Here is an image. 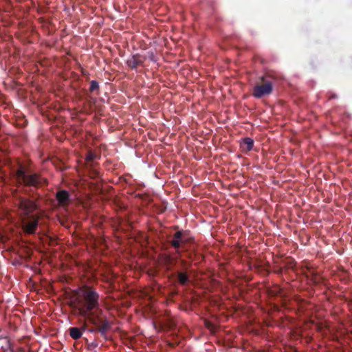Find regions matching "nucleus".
<instances>
[{"label":"nucleus","mask_w":352,"mask_h":352,"mask_svg":"<svg viewBox=\"0 0 352 352\" xmlns=\"http://www.w3.org/2000/svg\"><path fill=\"white\" fill-rule=\"evenodd\" d=\"M87 323L86 322H83V324L81 327H70L69 329V333L70 337L74 340H78L80 338L83 334V333L87 329Z\"/></svg>","instance_id":"nucleus-8"},{"label":"nucleus","mask_w":352,"mask_h":352,"mask_svg":"<svg viewBox=\"0 0 352 352\" xmlns=\"http://www.w3.org/2000/svg\"><path fill=\"white\" fill-rule=\"evenodd\" d=\"M95 157H96L95 154L90 152L86 156V160L89 162H91L95 159Z\"/></svg>","instance_id":"nucleus-15"},{"label":"nucleus","mask_w":352,"mask_h":352,"mask_svg":"<svg viewBox=\"0 0 352 352\" xmlns=\"http://www.w3.org/2000/svg\"><path fill=\"white\" fill-rule=\"evenodd\" d=\"M13 197L19 213L23 217H28L37 209V205L34 200L21 196L16 190L13 192Z\"/></svg>","instance_id":"nucleus-3"},{"label":"nucleus","mask_w":352,"mask_h":352,"mask_svg":"<svg viewBox=\"0 0 352 352\" xmlns=\"http://www.w3.org/2000/svg\"><path fill=\"white\" fill-rule=\"evenodd\" d=\"M39 218L37 215L27 217L23 221L22 228L25 233L28 234H34L37 230Z\"/></svg>","instance_id":"nucleus-6"},{"label":"nucleus","mask_w":352,"mask_h":352,"mask_svg":"<svg viewBox=\"0 0 352 352\" xmlns=\"http://www.w3.org/2000/svg\"><path fill=\"white\" fill-rule=\"evenodd\" d=\"M14 178L19 187L22 188L23 192L32 196L35 190L47 185V179L41 174L32 172L22 165L15 171Z\"/></svg>","instance_id":"nucleus-2"},{"label":"nucleus","mask_w":352,"mask_h":352,"mask_svg":"<svg viewBox=\"0 0 352 352\" xmlns=\"http://www.w3.org/2000/svg\"><path fill=\"white\" fill-rule=\"evenodd\" d=\"M99 300V294L92 288L86 287L77 296L76 307L79 316L85 318L84 322L93 325L86 330L91 333H99L105 338L111 328V323L100 307Z\"/></svg>","instance_id":"nucleus-1"},{"label":"nucleus","mask_w":352,"mask_h":352,"mask_svg":"<svg viewBox=\"0 0 352 352\" xmlns=\"http://www.w3.org/2000/svg\"><path fill=\"white\" fill-rule=\"evenodd\" d=\"M56 199L58 201V205L60 207H67L71 201V195L66 190H58L56 193Z\"/></svg>","instance_id":"nucleus-7"},{"label":"nucleus","mask_w":352,"mask_h":352,"mask_svg":"<svg viewBox=\"0 0 352 352\" xmlns=\"http://www.w3.org/2000/svg\"><path fill=\"white\" fill-rule=\"evenodd\" d=\"M177 280L180 285H186L189 281V277L186 272H177Z\"/></svg>","instance_id":"nucleus-11"},{"label":"nucleus","mask_w":352,"mask_h":352,"mask_svg":"<svg viewBox=\"0 0 352 352\" xmlns=\"http://www.w3.org/2000/svg\"><path fill=\"white\" fill-rule=\"evenodd\" d=\"M193 238L187 230H178L174 233L172 239L169 241L170 245L174 248L176 252L180 253V248L184 247L187 243H191Z\"/></svg>","instance_id":"nucleus-5"},{"label":"nucleus","mask_w":352,"mask_h":352,"mask_svg":"<svg viewBox=\"0 0 352 352\" xmlns=\"http://www.w3.org/2000/svg\"><path fill=\"white\" fill-rule=\"evenodd\" d=\"M98 89H99L98 82L96 80H91L90 82L89 91L91 92H94L96 91H98Z\"/></svg>","instance_id":"nucleus-14"},{"label":"nucleus","mask_w":352,"mask_h":352,"mask_svg":"<svg viewBox=\"0 0 352 352\" xmlns=\"http://www.w3.org/2000/svg\"><path fill=\"white\" fill-rule=\"evenodd\" d=\"M271 75L262 76L252 89V95L256 98H261L270 95L273 91V82Z\"/></svg>","instance_id":"nucleus-4"},{"label":"nucleus","mask_w":352,"mask_h":352,"mask_svg":"<svg viewBox=\"0 0 352 352\" xmlns=\"http://www.w3.org/2000/svg\"><path fill=\"white\" fill-rule=\"evenodd\" d=\"M254 146V141L250 138H245L243 140L241 147L246 151H250Z\"/></svg>","instance_id":"nucleus-10"},{"label":"nucleus","mask_w":352,"mask_h":352,"mask_svg":"<svg viewBox=\"0 0 352 352\" xmlns=\"http://www.w3.org/2000/svg\"><path fill=\"white\" fill-rule=\"evenodd\" d=\"M86 345V349L89 351L97 352L95 349L98 347V343L96 341L89 342L87 338H84Z\"/></svg>","instance_id":"nucleus-12"},{"label":"nucleus","mask_w":352,"mask_h":352,"mask_svg":"<svg viewBox=\"0 0 352 352\" xmlns=\"http://www.w3.org/2000/svg\"><path fill=\"white\" fill-rule=\"evenodd\" d=\"M281 290L280 287L276 285L268 290V294L271 296H278L281 294Z\"/></svg>","instance_id":"nucleus-13"},{"label":"nucleus","mask_w":352,"mask_h":352,"mask_svg":"<svg viewBox=\"0 0 352 352\" xmlns=\"http://www.w3.org/2000/svg\"><path fill=\"white\" fill-rule=\"evenodd\" d=\"M336 98V95H332L330 98Z\"/></svg>","instance_id":"nucleus-16"},{"label":"nucleus","mask_w":352,"mask_h":352,"mask_svg":"<svg viewBox=\"0 0 352 352\" xmlns=\"http://www.w3.org/2000/svg\"><path fill=\"white\" fill-rule=\"evenodd\" d=\"M143 63L144 58L138 54L133 55L126 60L127 66L131 69H136L139 65H142Z\"/></svg>","instance_id":"nucleus-9"}]
</instances>
